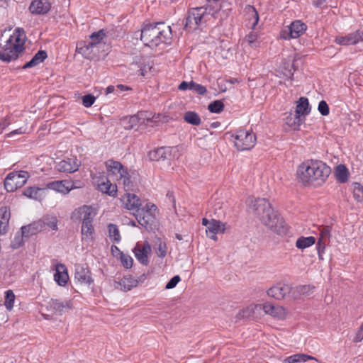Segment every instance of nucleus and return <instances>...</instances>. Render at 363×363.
<instances>
[{
    "instance_id": "f257e3e1",
    "label": "nucleus",
    "mask_w": 363,
    "mask_h": 363,
    "mask_svg": "<svg viewBox=\"0 0 363 363\" xmlns=\"http://www.w3.org/2000/svg\"><path fill=\"white\" fill-rule=\"evenodd\" d=\"M250 208L261 223L274 233L284 236L288 233L289 226L283 217L264 198H257L252 201Z\"/></svg>"
},
{
    "instance_id": "f03ea898",
    "label": "nucleus",
    "mask_w": 363,
    "mask_h": 363,
    "mask_svg": "<svg viewBox=\"0 0 363 363\" xmlns=\"http://www.w3.org/2000/svg\"><path fill=\"white\" fill-rule=\"evenodd\" d=\"M331 169L320 160H308L299 165L297 176L304 185L320 186L326 181Z\"/></svg>"
},
{
    "instance_id": "7ed1b4c3",
    "label": "nucleus",
    "mask_w": 363,
    "mask_h": 363,
    "mask_svg": "<svg viewBox=\"0 0 363 363\" xmlns=\"http://www.w3.org/2000/svg\"><path fill=\"white\" fill-rule=\"evenodd\" d=\"M15 31L18 33V35L16 37L15 39L11 35L6 42V45L2 47L4 52H0V60L4 62L9 63L17 60L25 50L24 42L20 43V36L21 33L25 34L24 30L18 28Z\"/></svg>"
},
{
    "instance_id": "20e7f679",
    "label": "nucleus",
    "mask_w": 363,
    "mask_h": 363,
    "mask_svg": "<svg viewBox=\"0 0 363 363\" xmlns=\"http://www.w3.org/2000/svg\"><path fill=\"white\" fill-rule=\"evenodd\" d=\"M157 210V206L152 204L150 208L137 210V213L134 214L138 223L148 232H155L158 230L159 222L154 214Z\"/></svg>"
},
{
    "instance_id": "39448f33",
    "label": "nucleus",
    "mask_w": 363,
    "mask_h": 363,
    "mask_svg": "<svg viewBox=\"0 0 363 363\" xmlns=\"http://www.w3.org/2000/svg\"><path fill=\"white\" fill-rule=\"evenodd\" d=\"M157 25L164 26L163 21L144 23L140 32V40L145 46H158L160 40L157 39Z\"/></svg>"
},
{
    "instance_id": "423d86ee",
    "label": "nucleus",
    "mask_w": 363,
    "mask_h": 363,
    "mask_svg": "<svg viewBox=\"0 0 363 363\" xmlns=\"http://www.w3.org/2000/svg\"><path fill=\"white\" fill-rule=\"evenodd\" d=\"M29 177L30 174L27 171L19 170L10 172L4 180V188L8 192H13L23 187Z\"/></svg>"
},
{
    "instance_id": "0eeeda50",
    "label": "nucleus",
    "mask_w": 363,
    "mask_h": 363,
    "mask_svg": "<svg viewBox=\"0 0 363 363\" xmlns=\"http://www.w3.org/2000/svg\"><path fill=\"white\" fill-rule=\"evenodd\" d=\"M232 137L234 138V144L239 151L252 149L256 143V135L250 130L244 129L238 130Z\"/></svg>"
},
{
    "instance_id": "6e6552de",
    "label": "nucleus",
    "mask_w": 363,
    "mask_h": 363,
    "mask_svg": "<svg viewBox=\"0 0 363 363\" xmlns=\"http://www.w3.org/2000/svg\"><path fill=\"white\" fill-rule=\"evenodd\" d=\"M99 50L95 43L89 42L88 40H80L77 43L76 52L89 60L99 59Z\"/></svg>"
},
{
    "instance_id": "1a4fd4ad",
    "label": "nucleus",
    "mask_w": 363,
    "mask_h": 363,
    "mask_svg": "<svg viewBox=\"0 0 363 363\" xmlns=\"http://www.w3.org/2000/svg\"><path fill=\"white\" fill-rule=\"evenodd\" d=\"M203 7H196L190 9L188 11L187 16L185 18L184 28L195 30L196 28H193V25L199 26L201 23L206 11H202Z\"/></svg>"
},
{
    "instance_id": "9d476101",
    "label": "nucleus",
    "mask_w": 363,
    "mask_h": 363,
    "mask_svg": "<svg viewBox=\"0 0 363 363\" xmlns=\"http://www.w3.org/2000/svg\"><path fill=\"white\" fill-rule=\"evenodd\" d=\"M173 150L172 147L162 146L150 150L147 156L151 161H170L174 157Z\"/></svg>"
},
{
    "instance_id": "9b49d317",
    "label": "nucleus",
    "mask_w": 363,
    "mask_h": 363,
    "mask_svg": "<svg viewBox=\"0 0 363 363\" xmlns=\"http://www.w3.org/2000/svg\"><path fill=\"white\" fill-rule=\"evenodd\" d=\"M74 278L81 284L90 285L94 282L87 264H75Z\"/></svg>"
},
{
    "instance_id": "f8f14e48",
    "label": "nucleus",
    "mask_w": 363,
    "mask_h": 363,
    "mask_svg": "<svg viewBox=\"0 0 363 363\" xmlns=\"http://www.w3.org/2000/svg\"><path fill=\"white\" fill-rule=\"evenodd\" d=\"M77 186L73 181L58 180L48 183L45 189H50L64 194H68L71 190L76 189Z\"/></svg>"
},
{
    "instance_id": "ddd939ff",
    "label": "nucleus",
    "mask_w": 363,
    "mask_h": 363,
    "mask_svg": "<svg viewBox=\"0 0 363 363\" xmlns=\"http://www.w3.org/2000/svg\"><path fill=\"white\" fill-rule=\"evenodd\" d=\"M291 287L289 285L278 283L269 288L267 294L277 300H281L291 292Z\"/></svg>"
},
{
    "instance_id": "4468645a",
    "label": "nucleus",
    "mask_w": 363,
    "mask_h": 363,
    "mask_svg": "<svg viewBox=\"0 0 363 363\" xmlns=\"http://www.w3.org/2000/svg\"><path fill=\"white\" fill-rule=\"evenodd\" d=\"M51 9L49 0H33L29 6V11L33 15H45Z\"/></svg>"
},
{
    "instance_id": "2eb2a0df",
    "label": "nucleus",
    "mask_w": 363,
    "mask_h": 363,
    "mask_svg": "<svg viewBox=\"0 0 363 363\" xmlns=\"http://www.w3.org/2000/svg\"><path fill=\"white\" fill-rule=\"evenodd\" d=\"M307 29V25L301 20L294 21L288 26L287 35L283 36V38H297L300 37Z\"/></svg>"
},
{
    "instance_id": "dca6fc26",
    "label": "nucleus",
    "mask_w": 363,
    "mask_h": 363,
    "mask_svg": "<svg viewBox=\"0 0 363 363\" xmlns=\"http://www.w3.org/2000/svg\"><path fill=\"white\" fill-rule=\"evenodd\" d=\"M363 33L359 30L345 36H337L335 42L341 45H354L362 40Z\"/></svg>"
},
{
    "instance_id": "f3484780",
    "label": "nucleus",
    "mask_w": 363,
    "mask_h": 363,
    "mask_svg": "<svg viewBox=\"0 0 363 363\" xmlns=\"http://www.w3.org/2000/svg\"><path fill=\"white\" fill-rule=\"evenodd\" d=\"M79 166L77 158H67L58 162L56 168L60 172L73 173L78 170Z\"/></svg>"
},
{
    "instance_id": "a211bd4d",
    "label": "nucleus",
    "mask_w": 363,
    "mask_h": 363,
    "mask_svg": "<svg viewBox=\"0 0 363 363\" xmlns=\"http://www.w3.org/2000/svg\"><path fill=\"white\" fill-rule=\"evenodd\" d=\"M265 313L269 314L274 318L282 320L286 317L285 308L278 305H274L272 303L266 302L262 307Z\"/></svg>"
},
{
    "instance_id": "6ab92c4d",
    "label": "nucleus",
    "mask_w": 363,
    "mask_h": 363,
    "mask_svg": "<svg viewBox=\"0 0 363 363\" xmlns=\"http://www.w3.org/2000/svg\"><path fill=\"white\" fill-rule=\"evenodd\" d=\"M55 271L54 274L55 281L59 286H65L69 280L66 266L64 264L58 263L55 265Z\"/></svg>"
},
{
    "instance_id": "aec40b11",
    "label": "nucleus",
    "mask_w": 363,
    "mask_h": 363,
    "mask_svg": "<svg viewBox=\"0 0 363 363\" xmlns=\"http://www.w3.org/2000/svg\"><path fill=\"white\" fill-rule=\"evenodd\" d=\"M151 247L147 242H145L143 248H140L137 245L133 250L137 259L143 265L147 266L149 264L147 255L150 252Z\"/></svg>"
},
{
    "instance_id": "412c9836",
    "label": "nucleus",
    "mask_w": 363,
    "mask_h": 363,
    "mask_svg": "<svg viewBox=\"0 0 363 363\" xmlns=\"http://www.w3.org/2000/svg\"><path fill=\"white\" fill-rule=\"evenodd\" d=\"M157 39L160 40V45L164 43L169 45L172 43V28L169 26H167L164 23V26L157 25Z\"/></svg>"
},
{
    "instance_id": "4be33fe9",
    "label": "nucleus",
    "mask_w": 363,
    "mask_h": 363,
    "mask_svg": "<svg viewBox=\"0 0 363 363\" xmlns=\"http://www.w3.org/2000/svg\"><path fill=\"white\" fill-rule=\"evenodd\" d=\"M105 165L109 174H119L120 177L123 174H128V168L125 167L119 161L111 159L105 162Z\"/></svg>"
},
{
    "instance_id": "5701e85b",
    "label": "nucleus",
    "mask_w": 363,
    "mask_h": 363,
    "mask_svg": "<svg viewBox=\"0 0 363 363\" xmlns=\"http://www.w3.org/2000/svg\"><path fill=\"white\" fill-rule=\"evenodd\" d=\"M225 225L220 220L212 219L210 225L207 226L206 229L207 236L213 240H217L216 234L218 233H224Z\"/></svg>"
},
{
    "instance_id": "b1692460",
    "label": "nucleus",
    "mask_w": 363,
    "mask_h": 363,
    "mask_svg": "<svg viewBox=\"0 0 363 363\" xmlns=\"http://www.w3.org/2000/svg\"><path fill=\"white\" fill-rule=\"evenodd\" d=\"M50 307L59 315H62L66 310H69L73 308V303L72 300L64 302L58 299L51 298L48 303Z\"/></svg>"
},
{
    "instance_id": "393cba45",
    "label": "nucleus",
    "mask_w": 363,
    "mask_h": 363,
    "mask_svg": "<svg viewBox=\"0 0 363 363\" xmlns=\"http://www.w3.org/2000/svg\"><path fill=\"white\" fill-rule=\"evenodd\" d=\"M43 228V223L41 220L33 222L32 223L23 225L21 228V231L23 235H25L26 238L35 235L42 231Z\"/></svg>"
},
{
    "instance_id": "a878e982",
    "label": "nucleus",
    "mask_w": 363,
    "mask_h": 363,
    "mask_svg": "<svg viewBox=\"0 0 363 363\" xmlns=\"http://www.w3.org/2000/svg\"><path fill=\"white\" fill-rule=\"evenodd\" d=\"M311 111V106L309 104V101L308 98L301 96L297 101V104L296 106L295 114L297 115V117L301 118V116H305L308 115Z\"/></svg>"
},
{
    "instance_id": "bb28decb",
    "label": "nucleus",
    "mask_w": 363,
    "mask_h": 363,
    "mask_svg": "<svg viewBox=\"0 0 363 363\" xmlns=\"http://www.w3.org/2000/svg\"><path fill=\"white\" fill-rule=\"evenodd\" d=\"M47 57V52L45 50H40L34 55L30 61L27 62L21 67V69H26L28 68L33 67L40 63L43 62Z\"/></svg>"
},
{
    "instance_id": "cd10ccee",
    "label": "nucleus",
    "mask_w": 363,
    "mask_h": 363,
    "mask_svg": "<svg viewBox=\"0 0 363 363\" xmlns=\"http://www.w3.org/2000/svg\"><path fill=\"white\" fill-rule=\"evenodd\" d=\"M81 233L82 235V240L93 242L95 239V230L92 225V222L82 221Z\"/></svg>"
},
{
    "instance_id": "c85d7f7f",
    "label": "nucleus",
    "mask_w": 363,
    "mask_h": 363,
    "mask_svg": "<svg viewBox=\"0 0 363 363\" xmlns=\"http://www.w3.org/2000/svg\"><path fill=\"white\" fill-rule=\"evenodd\" d=\"M98 189L110 196L116 197L117 195L116 184H113L108 178H106V182H102L98 184Z\"/></svg>"
},
{
    "instance_id": "c756f323",
    "label": "nucleus",
    "mask_w": 363,
    "mask_h": 363,
    "mask_svg": "<svg viewBox=\"0 0 363 363\" xmlns=\"http://www.w3.org/2000/svg\"><path fill=\"white\" fill-rule=\"evenodd\" d=\"M335 174L337 181L343 184L347 182L350 173L347 167L345 164H340L335 167Z\"/></svg>"
},
{
    "instance_id": "7c9ffc66",
    "label": "nucleus",
    "mask_w": 363,
    "mask_h": 363,
    "mask_svg": "<svg viewBox=\"0 0 363 363\" xmlns=\"http://www.w3.org/2000/svg\"><path fill=\"white\" fill-rule=\"evenodd\" d=\"M140 122V125L146 124V122H155L159 121L160 116L158 115L157 117L152 116V113L146 111H138L135 114Z\"/></svg>"
},
{
    "instance_id": "2f4dec72",
    "label": "nucleus",
    "mask_w": 363,
    "mask_h": 363,
    "mask_svg": "<svg viewBox=\"0 0 363 363\" xmlns=\"http://www.w3.org/2000/svg\"><path fill=\"white\" fill-rule=\"evenodd\" d=\"M316 239L313 236L304 237L301 236L296 242V247L300 250H304L313 245Z\"/></svg>"
},
{
    "instance_id": "473e14b6",
    "label": "nucleus",
    "mask_w": 363,
    "mask_h": 363,
    "mask_svg": "<svg viewBox=\"0 0 363 363\" xmlns=\"http://www.w3.org/2000/svg\"><path fill=\"white\" fill-rule=\"evenodd\" d=\"M106 37V33L104 29H101L97 32H94L89 35V42L95 43L97 48L101 49L104 47L105 43H102V40Z\"/></svg>"
},
{
    "instance_id": "72a5a7b5",
    "label": "nucleus",
    "mask_w": 363,
    "mask_h": 363,
    "mask_svg": "<svg viewBox=\"0 0 363 363\" xmlns=\"http://www.w3.org/2000/svg\"><path fill=\"white\" fill-rule=\"evenodd\" d=\"M45 190V188H40L36 186H30L27 187L23 191L22 195L35 200H38L40 199L41 195L39 194L40 191H43Z\"/></svg>"
},
{
    "instance_id": "f704fd0d",
    "label": "nucleus",
    "mask_w": 363,
    "mask_h": 363,
    "mask_svg": "<svg viewBox=\"0 0 363 363\" xmlns=\"http://www.w3.org/2000/svg\"><path fill=\"white\" fill-rule=\"evenodd\" d=\"M127 196L128 199L127 203H125V206L128 209H136V211L141 209L140 199L138 196L134 194L127 193Z\"/></svg>"
},
{
    "instance_id": "c9c22d12",
    "label": "nucleus",
    "mask_w": 363,
    "mask_h": 363,
    "mask_svg": "<svg viewBox=\"0 0 363 363\" xmlns=\"http://www.w3.org/2000/svg\"><path fill=\"white\" fill-rule=\"evenodd\" d=\"M245 11L246 14L248 16L247 18L250 20H253L252 23V28L254 29L255 27L257 25L259 22V14L257 11L256 9L251 5H247L245 8Z\"/></svg>"
},
{
    "instance_id": "e433bc0d",
    "label": "nucleus",
    "mask_w": 363,
    "mask_h": 363,
    "mask_svg": "<svg viewBox=\"0 0 363 363\" xmlns=\"http://www.w3.org/2000/svg\"><path fill=\"white\" fill-rule=\"evenodd\" d=\"M185 122L192 125H199L201 124V118L195 111H186L183 117Z\"/></svg>"
},
{
    "instance_id": "4c0bfd02",
    "label": "nucleus",
    "mask_w": 363,
    "mask_h": 363,
    "mask_svg": "<svg viewBox=\"0 0 363 363\" xmlns=\"http://www.w3.org/2000/svg\"><path fill=\"white\" fill-rule=\"evenodd\" d=\"M118 284L121 286V289L124 291H128L131 290L133 287L137 286V281H135V279L132 277V276H130L128 277H124L119 282Z\"/></svg>"
},
{
    "instance_id": "58836bf2",
    "label": "nucleus",
    "mask_w": 363,
    "mask_h": 363,
    "mask_svg": "<svg viewBox=\"0 0 363 363\" xmlns=\"http://www.w3.org/2000/svg\"><path fill=\"white\" fill-rule=\"evenodd\" d=\"M109 238L113 242H119L121 240L120 232L116 224L110 223L108 225Z\"/></svg>"
},
{
    "instance_id": "ea45409f",
    "label": "nucleus",
    "mask_w": 363,
    "mask_h": 363,
    "mask_svg": "<svg viewBox=\"0 0 363 363\" xmlns=\"http://www.w3.org/2000/svg\"><path fill=\"white\" fill-rule=\"evenodd\" d=\"M25 235L22 232H17L14 236L13 240H11L10 247L13 250L18 249L24 245Z\"/></svg>"
},
{
    "instance_id": "a19ab883",
    "label": "nucleus",
    "mask_w": 363,
    "mask_h": 363,
    "mask_svg": "<svg viewBox=\"0 0 363 363\" xmlns=\"http://www.w3.org/2000/svg\"><path fill=\"white\" fill-rule=\"evenodd\" d=\"M225 108L222 100H215L208 105V109L211 113H220Z\"/></svg>"
},
{
    "instance_id": "79ce46f5",
    "label": "nucleus",
    "mask_w": 363,
    "mask_h": 363,
    "mask_svg": "<svg viewBox=\"0 0 363 363\" xmlns=\"http://www.w3.org/2000/svg\"><path fill=\"white\" fill-rule=\"evenodd\" d=\"M15 298H16V296L12 290L9 289L5 292L4 305L8 311L12 310V308L13 307Z\"/></svg>"
},
{
    "instance_id": "37998d69",
    "label": "nucleus",
    "mask_w": 363,
    "mask_h": 363,
    "mask_svg": "<svg viewBox=\"0 0 363 363\" xmlns=\"http://www.w3.org/2000/svg\"><path fill=\"white\" fill-rule=\"evenodd\" d=\"M303 123V120L300 117H297L295 114L294 116L291 113L286 118V123L293 128L294 129H298L301 124Z\"/></svg>"
},
{
    "instance_id": "c03bdc74",
    "label": "nucleus",
    "mask_w": 363,
    "mask_h": 363,
    "mask_svg": "<svg viewBox=\"0 0 363 363\" xmlns=\"http://www.w3.org/2000/svg\"><path fill=\"white\" fill-rule=\"evenodd\" d=\"M82 221L93 222L94 218L96 213L95 209L91 206L86 205V208L82 211Z\"/></svg>"
},
{
    "instance_id": "a18cd8bd",
    "label": "nucleus",
    "mask_w": 363,
    "mask_h": 363,
    "mask_svg": "<svg viewBox=\"0 0 363 363\" xmlns=\"http://www.w3.org/2000/svg\"><path fill=\"white\" fill-rule=\"evenodd\" d=\"M124 123V127L125 129H133L136 125H140V122L138 121V118H137L136 115H133L129 117H125L123 120Z\"/></svg>"
},
{
    "instance_id": "49530a36",
    "label": "nucleus",
    "mask_w": 363,
    "mask_h": 363,
    "mask_svg": "<svg viewBox=\"0 0 363 363\" xmlns=\"http://www.w3.org/2000/svg\"><path fill=\"white\" fill-rule=\"evenodd\" d=\"M354 190H353V196L354 199L357 202H361L363 201V186L358 182H354Z\"/></svg>"
},
{
    "instance_id": "de8ad7c7",
    "label": "nucleus",
    "mask_w": 363,
    "mask_h": 363,
    "mask_svg": "<svg viewBox=\"0 0 363 363\" xmlns=\"http://www.w3.org/2000/svg\"><path fill=\"white\" fill-rule=\"evenodd\" d=\"M86 208V205H83L76 209H74L70 216V218L74 222L81 221L82 220L83 216V210Z\"/></svg>"
},
{
    "instance_id": "09e8293b",
    "label": "nucleus",
    "mask_w": 363,
    "mask_h": 363,
    "mask_svg": "<svg viewBox=\"0 0 363 363\" xmlns=\"http://www.w3.org/2000/svg\"><path fill=\"white\" fill-rule=\"evenodd\" d=\"M120 178L123 179L124 187L126 189L127 191L131 190L133 189L134 185H133V182L131 179L132 175L129 173L128 171V174H121Z\"/></svg>"
},
{
    "instance_id": "8fccbe9b",
    "label": "nucleus",
    "mask_w": 363,
    "mask_h": 363,
    "mask_svg": "<svg viewBox=\"0 0 363 363\" xmlns=\"http://www.w3.org/2000/svg\"><path fill=\"white\" fill-rule=\"evenodd\" d=\"M120 259L124 268L130 269L133 267V259L130 255L121 253Z\"/></svg>"
},
{
    "instance_id": "3c124183",
    "label": "nucleus",
    "mask_w": 363,
    "mask_h": 363,
    "mask_svg": "<svg viewBox=\"0 0 363 363\" xmlns=\"http://www.w3.org/2000/svg\"><path fill=\"white\" fill-rule=\"evenodd\" d=\"M82 104L84 107H91L96 101V97L92 94H87L82 96Z\"/></svg>"
},
{
    "instance_id": "603ef678",
    "label": "nucleus",
    "mask_w": 363,
    "mask_h": 363,
    "mask_svg": "<svg viewBox=\"0 0 363 363\" xmlns=\"http://www.w3.org/2000/svg\"><path fill=\"white\" fill-rule=\"evenodd\" d=\"M11 218L10 208L6 206H0V220L9 222Z\"/></svg>"
},
{
    "instance_id": "864d4df0",
    "label": "nucleus",
    "mask_w": 363,
    "mask_h": 363,
    "mask_svg": "<svg viewBox=\"0 0 363 363\" xmlns=\"http://www.w3.org/2000/svg\"><path fill=\"white\" fill-rule=\"evenodd\" d=\"M318 110L320 112V113L323 116H326L330 113V108L327 102L324 100H322L319 102Z\"/></svg>"
},
{
    "instance_id": "5fc2aeb1",
    "label": "nucleus",
    "mask_w": 363,
    "mask_h": 363,
    "mask_svg": "<svg viewBox=\"0 0 363 363\" xmlns=\"http://www.w3.org/2000/svg\"><path fill=\"white\" fill-rule=\"evenodd\" d=\"M282 68L284 70V72H283L284 75L288 77L291 81L294 80V71L290 67L289 62H284Z\"/></svg>"
},
{
    "instance_id": "6e6d98bb",
    "label": "nucleus",
    "mask_w": 363,
    "mask_h": 363,
    "mask_svg": "<svg viewBox=\"0 0 363 363\" xmlns=\"http://www.w3.org/2000/svg\"><path fill=\"white\" fill-rule=\"evenodd\" d=\"M316 248L318 251V258L319 259H323V255L325 252V244L322 238H320L316 242Z\"/></svg>"
},
{
    "instance_id": "4d7b16f0",
    "label": "nucleus",
    "mask_w": 363,
    "mask_h": 363,
    "mask_svg": "<svg viewBox=\"0 0 363 363\" xmlns=\"http://www.w3.org/2000/svg\"><path fill=\"white\" fill-rule=\"evenodd\" d=\"M180 281H181V278L179 275L174 276L166 284L165 289H172L174 288Z\"/></svg>"
},
{
    "instance_id": "13d9d810",
    "label": "nucleus",
    "mask_w": 363,
    "mask_h": 363,
    "mask_svg": "<svg viewBox=\"0 0 363 363\" xmlns=\"http://www.w3.org/2000/svg\"><path fill=\"white\" fill-rule=\"evenodd\" d=\"M46 220H48V221L43 223V227L45 226V225H46L49 228H50L52 230H57V219L56 217H52V218H51L50 220H48V218Z\"/></svg>"
},
{
    "instance_id": "bf43d9fd",
    "label": "nucleus",
    "mask_w": 363,
    "mask_h": 363,
    "mask_svg": "<svg viewBox=\"0 0 363 363\" xmlns=\"http://www.w3.org/2000/svg\"><path fill=\"white\" fill-rule=\"evenodd\" d=\"M158 257H164L166 256L167 254V246L165 242H160L157 247V252Z\"/></svg>"
},
{
    "instance_id": "052dcab7",
    "label": "nucleus",
    "mask_w": 363,
    "mask_h": 363,
    "mask_svg": "<svg viewBox=\"0 0 363 363\" xmlns=\"http://www.w3.org/2000/svg\"><path fill=\"white\" fill-rule=\"evenodd\" d=\"M246 40L251 46H256L257 35L253 32H250L247 36Z\"/></svg>"
},
{
    "instance_id": "680f3d73",
    "label": "nucleus",
    "mask_w": 363,
    "mask_h": 363,
    "mask_svg": "<svg viewBox=\"0 0 363 363\" xmlns=\"http://www.w3.org/2000/svg\"><path fill=\"white\" fill-rule=\"evenodd\" d=\"M220 6H214L212 5H208L206 7H203V11H206V13L207 12L208 10L209 11V13L212 11V16L214 18H216V14H217L219 12V11L220 10Z\"/></svg>"
},
{
    "instance_id": "e2e57ef3",
    "label": "nucleus",
    "mask_w": 363,
    "mask_h": 363,
    "mask_svg": "<svg viewBox=\"0 0 363 363\" xmlns=\"http://www.w3.org/2000/svg\"><path fill=\"white\" fill-rule=\"evenodd\" d=\"M297 362H300V354H296L289 356L284 360V363H297Z\"/></svg>"
},
{
    "instance_id": "0e129e2a",
    "label": "nucleus",
    "mask_w": 363,
    "mask_h": 363,
    "mask_svg": "<svg viewBox=\"0 0 363 363\" xmlns=\"http://www.w3.org/2000/svg\"><path fill=\"white\" fill-rule=\"evenodd\" d=\"M195 92H196L199 95H205L207 93L206 88L199 84H196L194 90Z\"/></svg>"
},
{
    "instance_id": "69168bd1",
    "label": "nucleus",
    "mask_w": 363,
    "mask_h": 363,
    "mask_svg": "<svg viewBox=\"0 0 363 363\" xmlns=\"http://www.w3.org/2000/svg\"><path fill=\"white\" fill-rule=\"evenodd\" d=\"M9 223L4 220H0V235H6L9 230Z\"/></svg>"
},
{
    "instance_id": "338daca9",
    "label": "nucleus",
    "mask_w": 363,
    "mask_h": 363,
    "mask_svg": "<svg viewBox=\"0 0 363 363\" xmlns=\"http://www.w3.org/2000/svg\"><path fill=\"white\" fill-rule=\"evenodd\" d=\"M111 254L113 257H118V256H121V253H123L122 251L116 245H111Z\"/></svg>"
},
{
    "instance_id": "774afa93",
    "label": "nucleus",
    "mask_w": 363,
    "mask_h": 363,
    "mask_svg": "<svg viewBox=\"0 0 363 363\" xmlns=\"http://www.w3.org/2000/svg\"><path fill=\"white\" fill-rule=\"evenodd\" d=\"M362 340H363V330H362L360 328H359L353 341L354 342H361Z\"/></svg>"
}]
</instances>
